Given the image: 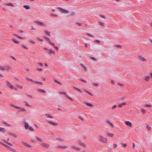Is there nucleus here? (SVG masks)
<instances>
[{"label": "nucleus", "instance_id": "obj_58", "mask_svg": "<svg viewBox=\"0 0 152 152\" xmlns=\"http://www.w3.org/2000/svg\"><path fill=\"white\" fill-rule=\"evenodd\" d=\"M29 42L31 43H32L33 44H34L35 43V42L33 41L32 40H31L29 41Z\"/></svg>", "mask_w": 152, "mask_h": 152}, {"label": "nucleus", "instance_id": "obj_35", "mask_svg": "<svg viewBox=\"0 0 152 152\" xmlns=\"http://www.w3.org/2000/svg\"><path fill=\"white\" fill-rule=\"evenodd\" d=\"M66 98L68 99H69V100H71V101H73V100L69 96H68L67 95H66Z\"/></svg>", "mask_w": 152, "mask_h": 152}, {"label": "nucleus", "instance_id": "obj_52", "mask_svg": "<svg viewBox=\"0 0 152 152\" xmlns=\"http://www.w3.org/2000/svg\"><path fill=\"white\" fill-rule=\"evenodd\" d=\"M26 78H27V80H29V81H31L32 82H33V80L32 79H30V78H28V77H27Z\"/></svg>", "mask_w": 152, "mask_h": 152}, {"label": "nucleus", "instance_id": "obj_54", "mask_svg": "<svg viewBox=\"0 0 152 152\" xmlns=\"http://www.w3.org/2000/svg\"><path fill=\"white\" fill-rule=\"evenodd\" d=\"M93 86H97L98 85V84L97 83H93Z\"/></svg>", "mask_w": 152, "mask_h": 152}, {"label": "nucleus", "instance_id": "obj_64", "mask_svg": "<svg viewBox=\"0 0 152 152\" xmlns=\"http://www.w3.org/2000/svg\"><path fill=\"white\" fill-rule=\"evenodd\" d=\"M91 59L94 60H96V58L94 57H91Z\"/></svg>", "mask_w": 152, "mask_h": 152}, {"label": "nucleus", "instance_id": "obj_13", "mask_svg": "<svg viewBox=\"0 0 152 152\" xmlns=\"http://www.w3.org/2000/svg\"><path fill=\"white\" fill-rule=\"evenodd\" d=\"M5 131L6 130L4 128L0 127V132L4 133L5 132Z\"/></svg>", "mask_w": 152, "mask_h": 152}, {"label": "nucleus", "instance_id": "obj_3", "mask_svg": "<svg viewBox=\"0 0 152 152\" xmlns=\"http://www.w3.org/2000/svg\"><path fill=\"white\" fill-rule=\"evenodd\" d=\"M6 148L7 149L10 150V151H12L14 152H16V150H15V149L11 148L8 145H7Z\"/></svg>", "mask_w": 152, "mask_h": 152}, {"label": "nucleus", "instance_id": "obj_8", "mask_svg": "<svg viewBox=\"0 0 152 152\" xmlns=\"http://www.w3.org/2000/svg\"><path fill=\"white\" fill-rule=\"evenodd\" d=\"M125 124L126 125L129 126L130 127H131L132 126V124L129 121H126L125 122Z\"/></svg>", "mask_w": 152, "mask_h": 152}, {"label": "nucleus", "instance_id": "obj_10", "mask_svg": "<svg viewBox=\"0 0 152 152\" xmlns=\"http://www.w3.org/2000/svg\"><path fill=\"white\" fill-rule=\"evenodd\" d=\"M71 148H72L78 151H80V148H79L76 147L74 145H72L71 146Z\"/></svg>", "mask_w": 152, "mask_h": 152}, {"label": "nucleus", "instance_id": "obj_1", "mask_svg": "<svg viewBox=\"0 0 152 152\" xmlns=\"http://www.w3.org/2000/svg\"><path fill=\"white\" fill-rule=\"evenodd\" d=\"M107 138H105L104 137L102 136H100V138L99 139V140L100 141L103 142L104 143H106L107 141Z\"/></svg>", "mask_w": 152, "mask_h": 152}, {"label": "nucleus", "instance_id": "obj_38", "mask_svg": "<svg viewBox=\"0 0 152 152\" xmlns=\"http://www.w3.org/2000/svg\"><path fill=\"white\" fill-rule=\"evenodd\" d=\"M0 69L3 70H4L5 69V68L1 66H0Z\"/></svg>", "mask_w": 152, "mask_h": 152}, {"label": "nucleus", "instance_id": "obj_9", "mask_svg": "<svg viewBox=\"0 0 152 152\" xmlns=\"http://www.w3.org/2000/svg\"><path fill=\"white\" fill-rule=\"evenodd\" d=\"M139 58L140 60L142 61H146L144 58L140 56H139Z\"/></svg>", "mask_w": 152, "mask_h": 152}, {"label": "nucleus", "instance_id": "obj_34", "mask_svg": "<svg viewBox=\"0 0 152 152\" xmlns=\"http://www.w3.org/2000/svg\"><path fill=\"white\" fill-rule=\"evenodd\" d=\"M75 13L74 12H71L70 13V14L69 15V16H73L75 15Z\"/></svg>", "mask_w": 152, "mask_h": 152}, {"label": "nucleus", "instance_id": "obj_51", "mask_svg": "<svg viewBox=\"0 0 152 152\" xmlns=\"http://www.w3.org/2000/svg\"><path fill=\"white\" fill-rule=\"evenodd\" d=\"M22 47L23 48H24L25 49H28V48L26 47L25 45H22Z\"/></svg>", "mask_w": 152, "mask_h": 152}, {"label": "nucleus", "instance_id": "obj_30", "mask_svg": "<svg viewBox=\"0 0 152 152\" xmlns=\"http://www.w3.org/2000/svg\"><path fill=\"white\" fill-rule=\"evenodd\" d=\"M107 123L108 124H109L112 127H113L114 126V125L112 124V123H111L110 121H107Z\"/></svg>", "mask_w": 152, "mask_h": 152}, {"label": "nucleus", "instance_id": "obj_23", "mask_svg": "<svg viewBox=\"0 0 152 152\" xmlns=\"http://www.w3.org/2000/svg\"><path fill=\"white\" fill-rule=\"evenodd\" d=\"M26 9L28 10L30 9V7L28 5H25L23 6Z\"/></svg>", "mask_w": 152, "mask_h": 152}, {"label": "nucleus", "instance_id": "obj_48", "mask_svg": "<svg viewBox=\"0 0 152 152\" xmlns=\"http://www.w3.org/2000/svg\"><path fill=\"white\" fill-rule=\"evenodd\" d=\"M54 81H55L56 83H58V84H60V85H61V83L60 82H59L58 81H57V80H54Z\"/></svg>", "mask_w": 152, "mask_h": 152}, {"label": "nucleus", "instance_id": "obj_56", "mask_svg": "<svg viewBox=\"0 0 152 152\" xmlns=\"http://www.w3.org/2000/svg\"><path fill=\"white\" fill-rule=\"evenodd\" d=\"M117 107V106L116 105H114L112 107V109H115V108Z\"/></svg>", "mask_w": 152, "mask_h": 152}, {"label": "nucleus", "instance_id": "obj_45", "mask_svg": "<svg viewBox=\"0 0 152 152\" xmlns=\"http://www.w3.org/2000/svg\"><path fill=\"white\" fill-rule=\"evenodd\" d=\"M24 103H25V105H26V106H31L28 104V103L26 101H25L24 102Z\"/></svg>", "mask_w": 152, "mask_h": 152}, {"label": "nucleus", "instance_id": "obj_33", "mask_svg": "<svg viewBox=\"0 0 152 152\" xmlns=\"http://www.w3.org/2000/svg\"><path fill=\"white\" fill-rule=\"evenodd\" d=\"M3 124H5L7 126H11L8 123H7L5 122H2Z\"/></svg>", "mask_w": 152, "mask_h": 152}, {"label": "nucleus", "instance_id": "obj_4", "mask_svg": "<svg viewBox=\"0 0 152 152\" xmlns=\"http://www.w3.org/2000/svg\"><path fill=\"white\" fill-rule=\"evenodd\" d=\"M48 53L49 54H55V52L53 50L51 49H48Z\"/></svg>", "mask_w": 152, "mask_h": 152}, {"label": "nucleus", "instance_id": "obj_29", "mask_svg": "<svg viewBox=\"0 0 152 152\" xmlns=\"http://www.w3.org/2000/svg\"><path fill=\"white\" fill-rule=\"evenodd\" d=\"M8 134L9 135H11L12 136H13L15 137H17V135H16V134H14L13 133H11V132H9L8 133Z\"/></svg>", "mask_w": 152, "mask_h": 152}, {"label": "nucleus", "instance_id": "obj_27", "mask_svg": "<svg viewBox=\"0 0 152 152\" xmlns=\"http://www.w3.org/2000/svg\"><path fill=\"white\" fill-rule=\"evenodd\" d=\"M38 90L39 92H41L45 94L46 93V91L44 90L39 89H38Z\"/></svg>", "mask_w": 152, "mask_h": 152}, {"label": "nucleus", "instance_id": "obj_17", "mask_svg": "<svg viewBox=\"0 0 152 152\" xmlns=\"http://www.w3.org/2000/svg\"><path fill=\"white\" fill-rule=\"evenodd\" d=\"M19 109H20V110H18V112H20V111L25 112L26 111V110L24 108L20 107V108Z\"/></svg>", "mask_w": 152, "mask_h": 152}, {"label": "nucleus", "instance_id": "obj_39", "mask_svg": "<svg viewBox=\"0 0 152 152\" xmlns=\"http://www.w3.org/2000/svg\"><path fill=\"white\" fill-rule=\"evenodd\" d=\"M0 144L3 145H4V146L6 148L7 147V145L5 144L4 143H3V142H0Z\"/></svg>", "mask_w": 152, "mask_h": 152}, {"label": "nucleus", "instance_id": "obj_14", "mask_svg": "<svg viewBox=\"0 0 152 152\" xmlns=\"http://www.w3.org/2000/svg\"><path fill=\"white\" fill-rule=\"evenodd\" d=\"M25 127L26 129H28L29 127V125L28 123L26 122H25Z\"/></svg>", "mask_w": 152, "mask_h": 152}, {"label": "nucleus", "instance_id": "obj_41", "mask_svg": "<svg viewBox=\"0 0 152 152\" xmlns=\"http://www.w3.org/2000/svg\"><path fill=\"white\" fill-rule=\"evenodd\" d=\"M147 128L149 130H150L151 129V127L148 125H147Z\"/></svg>", "mask_w": 152, "mask_h": 152}, {"label": "nucleus", "instance_id": "obj_19", "mask_svg": "<svg viewBox=\"0 0 152 152\" xmlns=\"http://www.w3.org/2000/svg\"><path fill=\"white\" fill-rule=\"evenodd\" d=\"M85 103L86 104L87 106H88L91 107H93L94 106V105L93 104L87 102H85Z\"/></svg>", "mask_w": 152, "mask_h": 152}, {"label": "nucleus", "instance_id": "obj_44", "mask_svg": "<svg viewBox=\"0 0 152 152\" xmlns=\"http://www.w3.org/2000/svg\"><path fill=\"white\" fill-rule=\"evenodd\" d=\"M59 93L61 94H66V93L64 91H60Z\"/></svg>", "mask_w": 152, "mask_h": 152}, {"label": "nucleus", "instance_id": "obj_18", "mask_svg": "<svg viewBox=\"0 0 152 152\" xmlns=\"http://www.w3.org/2000/svg\"><path fill=\"white\" fill-rule=\"evenodd\" d=\"M12 41L15 43L17 44H19L20 43V42L17 41L15 39H12Z\"/></svg>", "mask_w": 152, "mask_h": 152}, {"label": "nucleus", "instance_id": "obj_53", "mask_svg": "<svg viewBox=\"0 0 152 152\" xmlns=\"http://www.w3.org/2000/svg\"><path fill=\"white\" fill-rule=\"evenodd\" d=\"M37 39L38 40L40 41L41 42H42L43 41V39H40L39 37L37 38Z\"/></svg>", "mask_w": 152, "mask_h": 152}, {"label": "nucleus", "instance_id": "obj_31", "mask_svg": "<svg viewBox=\"0 0 152 152\" xmlns=\"http://www.w3.org/2000/svg\"><path fill=\"white\" fill-rule=\"evenodd\" d=\"M45 115L48 116V117L49 118H53V116H52L51 115L49 114H45Z\"/></svg>", "mask_w": 152, "mask_h": 152}, {"label": "nucleus", "instance_id": "obj_61", "mask_svg": "<svg viewBox=\"0 0 152 152\" xmlns=\"http://www.w3.org/2000/svg\"><path fill=\"white\" fill-rule=\"evenodd\" d=\"M116 46L117 47L119 48H122V46L121 45H116Z\"/></svg>", "mask_w": 152, "mask_h": 152}, {"label": "nucleus", "instance_id": "obj_50", "mask_svg": "<svg viewBox=\"0 0 152 152\" xmlns=\"http://www.w3.org/2000/svg\"><path fill=\"white\" fill-rule=\"evenodd\" d=\"M76 23L80 26H81L82 25V23H78V22H76Z\"/></svg>", "mask_w": 152, "mask_h": 152}, {"label": "nucleus", "instance_id": "obj_37", "mask_svg": "<svg viewBox=\"0 0 152 152\" xmlns=\"http://www.w3.org/2000/svg\"><path fill=\"white\" fill-rule=\"evenodd\" d=\"M56 140H58L61 141H64V140L63 139L59 138H57L56 139Z\"/></svg>", "mask_w": 152, "mask_h": 152}, {"label": "nucleus", "instance_id": "obj_40", "mask_svg": "<svg viewBox=\"0 0 152 152\" xmlns=\"http://www.w3.org/2000/svg\"><path fill=\"white\" fill-rule=\"evenodd\" d=\"M0 144L3 145H4V146L6 148L7 147V145L5 144L4 143H3V142H0Z\"/></svg>", "mask_w": 152, "mask_h": 152}, {"label": "nucleus", "instance_id": "obj_47", "mask_svg": "<svg viewBox=\"0 0 152 152\" xmlns=\"http://www.w3.org/2000/svg\"><path fill=\"white\" fill-rule=\"evenodd\" d=\"M152 106L150 104H146L145 105V107H152Z\"/></svg>", "mask_w": 152, "mask_h": 152}, {"label": "nucleus", "instance_id": "obj_42", "mask_svg": "<svg viewBox=\"0 0 152 152\" xmlns=\"http://www.w3.org/2000/svg\"><path fill=\"white\" fill-rule=\"evenodd\" d=\"M36 138L38 140L41 141V142H42V139L41 138L38 137H36Z\"/></svg>", "mask_w": 152, "mask_h": 152}, {"label": "nucleus", "instance_id": "obj_62", "mask_svg": "<svg viewBox=\"0 0 152 152\" xmlns=\"http://www.w3.org/2000/svg\"><path fill=\"white\" fill-rule=\"evenodd\" d=\"M114 148H115L117 147V145L116 144L114 143L113 145Z\"/></svg>", "mask_w": 152, "mask_h": 152}, {"label": "nucleus", "instance_id": "obj_59", "mask_svg": "<svg viewBox=\"0 0 152 152\" xmlns=\"http://www.w3.org/2000/svg\"><path fill=\"white\" fill-rule=\"evenodd\" d=\"M30 141L31 142H33V143L35 144V143L36 142V141L34 140H30Z\"/></svg>", "mask_w": 152, "mask_h": 152}, {"label": "nucleus", "instance_id": "obj_24", "mask_svg": "<svg viewBox=\"0 0 152 152\" xmlns=\"http://www.w3.org/2000/svg\"><path fill=\"white\" fill-rule=\"evenodd\" d=\"M14 35L15 36L17 37L18 38H20V39H25V38L22 37L20 36H18L17 34H14Z\"/></svg>", "mask_w": 152, "mask_h": 152}, {"label": "nucleus", "instance_id": "obj_25", "mask_svg": "<svg viewBox=\"0 0 152 152\" xmlns=\"http://www.w3.org/2000/svg\"><path fill=\"white\" fill-rule=\"evenodd\" d=\"M145 79L146 81H148L150 79V77L149 76H146Z\"/></svg>", "mask_w": 152, "mask_h": 152}, {"label": "nucleus", "instance_id": "obj_5", "mask_svg": "<svg viewBox=\"0 0 152 152\" xmlns=\"http://www.w3.org/2000/svg\"><path fill=\"white\" fill-rule=\"evenodd\" d=\"M47 121L48 123L51 124L53 125L54 126H57L58 125L57 123L53 122L51 121Z\"/></svg>", "mask_w": 152, "mask_h": 152}, {"label": "nucleus", "instance_id": "obj_57", "mask_svg": "<svg viewBox=\"0 0 152 152\" xmlns=\"http://www.w3.org/2000/svg\"><path fill=\"white\" fill-rule=\"evenodd\" d=\"M99 24L100 25L102 26H103L104 25V24L103 23L101 22H99Z\"/></svg>", "mask_w": 152, "mask_h": 152}, {"label": "nucleus", "instance_id": "obj_22", "mask_svg": "<svg viewBox=\"0 0 152 152\" xmlns=\"http://www.w3.org/2000/svg\"><path fill=\"white\" fill-rule=\"evenodd\" d=\"M63 13H69V12L68 10H60Z\"/></svg>", "mask_w": 152, "mask_h": 152}, {"label": "nucleus", "instance_id": "obj_21", "mask_svg": "<svg viewBox=\"0 0 152 152\" xmlns=\"http://www.w3.org/2000/svg\"><path fill=\"white\" fill-rule=\"evenodd\" d=\"M36 23H37V24L42 26H44V24L43 23L39 21H36Z\"/></svg>", "mask_w": 152, "mask_h": 152}, {"label": "nucleus", "instance_id": "obj_16", "mask_svg": "<svg viewBox=\"0 0 152 152\" xmlns=\"http://www.w3.org/2000/svg\"><path fill=\"white\" fill-rule=\"evenodd\" d=\"M5 5L7 6H11L14 7V6L13 4L10 3H5Z\"/></svg>", "mask_w": 152, "mask_h": 152}, {"label": "nucleus", "instance_id": "obj_6", "mask_svg": "<svg viewBox=\"0 0 152 152\" xmlns=\"http://www.w3.org/2000/svg\"><path fill=\"white\" fill-rule=\"evenodd\" d=\"M7 86L10 88L12 89L14 88V87L12 85H11L10 83L8 81H7Z\"/></svg>", "mask_w": 152, "mask_h": 152}, {"label": "nucleus", "instance_id": "obj_60", "mask_svg": "<svg viewBox=\"0 0 152 152\" xmlns=\"http://www.w3.org/2000/svg\"><path fill=\"white\" fill-rule=\"evenodd\" d=\"M51 16H55V17H57L58 15H56L53 14V13H51Z\"/></svg>", "mask_w": 152, "mask_h": 152}, {"label": "nucleus", "instance_id": "obj_55", "mask_svg": "<svg viewBox=\"0 0 152 152\" xmlns=\"http://www.w3.org/2000/svg\"><path fill=\"white\" fill-rule=\"evenodd\" d=\"M80 80L84 83H87V81L86 80H83V79H80Z\"/></svg>", "mask_w": 152, "mask_h": 152}, {"label": "nucleus", "instance_id": "obj_46", "mask_svg": "<svg viewBox=\"0 0 152 152\" xmlns=\"http://www.w3.org/2000/svg\"><path fill=\"white\" fill-rule=\"evenodd\" d=\"M141 111L143 113H146V111L144 109H142L141 110Z\"/></svg>", "mask_w": 152, "mask_h": 152}, {"label": "nucleus", "instance_id": "obj_15", "mask_svg": "<svg viewBox=\"0 0 152 152\" xmlns=\"http://www.w3.org/2000/svg\"><path fill=\"white\" fill-rule=\"evenodd\" d=\"M73 88L75 89L77 91H79V92H80L81 93H82L83 92L79 88H78L75 87V86H73Z\"/></svg>", "mask_w": 152, "mask_h": 152}, {"label": "nucleus", "instance_id": "obj_26", "mask_svg": "<svg viewBox=\"0 0 152 152\" xmlns=\"http://www.w3.org/2000/svg\"><path fill=\"white\" fill-rule=\"evenodd\" d=\"M11 106L12 107H13L14 108H16V109H19L20 108V107L16 106L15 105H14V104H11Z\"/></svg>", "mask_w": 152, "mask_h": 152}, {"label": "nucleus", "instance_id": "obj_32", "mask_svg": "<svg viewBox=\"0 0 152 152\" xmlns=\"http://www.w3.org/2000/svg\"><path fill=\"white\" fill-rule=\"evenodd\" d=\"M45 33L46 34H47L49 36H51V35L50 34V32L48 31H45Z\"/></svg>", "mask_w": 152, "mask_h": 152}, {"label": "nucleus", "instance_id": "obj_28", "mask_svg": "<svg viewBox=\"0 0 152 152\" xmlns=\"http://www.w3.org/2000/svg\"><path fill=\"white\" fill-rule=\"evenodd\" d=\"M107 135L108 136L112 137L114 135V134L113 133H107Z\"/></svg>", "mask_w": 152, "mask_h": 152}, {"label": "nucleus", "instance_id": "obj_49", "mask_svg": "<svg viewBox=\"0 0 152 152\" xmlns=\"http://www.w3.org/2000/svg\"><path fill=\"white\" fill-rule=\"evenodd\" d=\"M87 34L88 36H89V37H94V36L93 35H91L90 34H89V33H87Z\"/></svg>", "mask_w": 152, "mask_h": 152}, {"label": "nucleus", "instance_id": "obj_11", "mask_svg": "<svg viewBox=\"0 0 152 152\" xmlns=\"http://www.w3.org/2000/svg\"><path fill=\"white\" fill-rule=\"evenodd\" d=\"M68 147L66 146H61L60 145L59 146H57L56 148H62V149H64L65 148H67Z\"/></svg>", "mask_w": 152, "mask_h": 152}, {"label": "nucleus", "instance_id": "obj_20", "mask_svg": "<svg viewBox=\"0 0 152 152\" xmlns=\"http://www.w3.org/2000/svg\"><path fill=\"white\" fill-rule=\"evenodd\" d=\"M78 144L81 146H83L85 148L86 147V144L83 143V142H82L81 143H78Z\"/></svg>", "mask_w": 152, "mask_h": 152}, {"label": "nucleus", "instance_id": "obj_63", "mask_svg": "<svg viewBox=\"0 0 152 152\" xmlns=\"http://www.w3.org/2000/svg\"><path fill=\"white\" fill-rule=\"evenodd\" d=\"M37 70H38V71H41L42 70V68H38L37 69Z\"/></svg>", "mask_w": 152, "mask_h": 152}, {"label": "nucleus", "instance_id": "obj_36", "mask_svg": "<svg viewBox=\"0 0 152 152\" xmlns=\"http://www.w3.org/2000/svg\"><path fill=\"white\" fill-rule=\"evenodd\" d=\"M85 91L86 92V93H88V94H89L92 96L93 95H92V94L90 92H89V91H87V90H85Z\"/></svg>", "mask_w": 152, "mask_h": 152}, {"label": "nucleus", "instance_id": "obj_7", "mask_svg": "<svg viewBox=\"0 0 152 152\" xmlns=\"http://www.w3.org/2000/svg\"><path fill=\"white\" fill-rule=\"evenodd\" d=\"M42 145L44 147L47 148H49L50 147V145L45 143H42Z\"/></svg>", "mask_w": 152, "mask_h": 152}, {"label": "nucleus", "instance_id": "obj_43", "mask_svg": "<svg viewBox=\"0 0 152 152\" xmlns=\"http://www.w3.org/2000/svg\"><path fill=\"white\" fill-rule=\"evenodd\" d=\"M29 130H31L33 132H34V129L32 127H29Z\"/></svg>", "mask_w": 152, "mask_h": 152}, {"label": "nucleus", "instance_id": "obj_12", "mask_svg": "<svg viewBox=\"0 0 152 152\" xmlns=\"http://www.w3.org/2000/svg\"><path fill=\"white\" fill-rule=\"evenodd\" d=\"M22 144H23L24 145H25L27 147H30V148H31V146H30L28 144V143H26V142H22Z\"/></svg>", "mask_w": 152, "mask_h": 152}, {"label": "nucleus", "instance_id": "obj_2", "mask_svg": "<svg viewBox=\"0 0 152 152\" xmlns=\"http://www.w3.org/2000/svg\"><path fill=\"white\" fill-rule=\"evenodd\" d=\"M43 37L47 41H48V42L49 44H51L52 45L55 46V45L54 43H52L50 41V39L48 38L47 37L45 36H43Z\"/></svg>", "mask_w": 152, "mask_h": 152}]
</instances>
